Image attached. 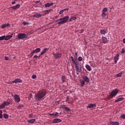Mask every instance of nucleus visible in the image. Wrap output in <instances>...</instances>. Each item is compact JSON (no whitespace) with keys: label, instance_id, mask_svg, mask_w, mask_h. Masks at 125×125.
<instances>
[{"label":"nucleus","instance_id":"f257e3e1","mask_svg":"<svg viewBox=\"0 0 125 125\" xmlns=\"http://www.w3.org/2000/svg\"><path fill=\"white\" fill-rule=\"evenodd\" d=\"M46 93L47 92L45 90H41L39 91L35 95V100H36V101H41V100L44 99V97H45Z\"/></svg>","mask_w":125,"mask_h":125},{"label":"nucleus","instance_id":"f03ea898","mask_svg":"<svg viewBox=\"0 0 125 125\" xmlns=\"http://www.w3.org/2000/svg\"><path fill=\"white\" fill-rule=\"evenodd\" d=\"M68 20H69V16H66L65 17L61 18L60 19L56 20V22H58L57 24L58 25H62V24H65V23H67L68 22ZM59 21H60L58 22Z\"/></svg>","mask_w":125,"mask_h":125},{"label":"nucleus","instance_id":"7ed1b4c3","mask_svg":"<svg viewBox=\"0 0 125 125\" xmlns=\"http://www.w3.org/2000/svg\"><path fill=\"white\" fill-rule=\"evenodd\" d=\"M119 90L118 89H115L113 90L111 92H109V95L108 96V99H113L114 97H116L117 94L119 93Z\"/></svg>","mask_w":125,"mask_h":125},{"label":"nucleus","instance_id":"20e7f679","mask_svg":"<svg viewBox=\"0 0 125 125\" xmlns=\"http://www.w3.org/2000/svg\"><path fill=\"white\" fill-rule=\"evenodd\" d=\"M75 67L77 70V72L78 73H82L83 70H82V65L80 64L78 62L75 63Z\"/></svg>","mask_w":125,"mask_h":125},{"label":"nucleus","instance_id":"39448f33","mask_svg":"<svg viewBox=\"0 0 125 125\" xmlns=\"http://www.w3.org/2000/svg\"><path fill=\"white\" fill-rule=\"evenodd\" d=\"M19 40H25L28 38V36L25 33H20L18 35Z\"/></svg>","mask_w":125,"mask_h":125},{"label":"nucleus","instance_id":"423d86ee","mask_svg":"<svg viewBox=\"0 0 125 125\" xmlns=\"http://www.w3.org/2000/svg\"><path fill=\"white\" fill-rule=\"evenodd\" d=\"M14 98L15 101L17 102V103H19V102H20V97H19V96L18 95H15Z\"/></svg>","mask_w":125,"mask_h":125},{"label":"nucleus","instance_id":"0eeeda50","mask_svg":"<svg viewBox=\"0 0 125 125\" xmlns=\"http://www.w3.org/2000/svg\"><path fill=\"white\" fill-rule=\"evenodd\" d=\"M54 58H56V59H57V58H60L61 57V55H62V54L57 53L56 54L54 53L53 54Z\"/></svg>","mask_w":125,"mask_h":125},{"label":"nucleus","instance_id":"6e6552de","mask_svg":"<svg viewBox=\"0 0 125 125\" xmlns=\"http://www.w3.org/2000/svg\"><path fill=\"white\" fill-rule=\"evenodd\" d=\"M62 120L60 119H55L53 120L52 123L53 124H58V123H61Z\"/></svg>","mask_w":125,"mask_h":125},{"label":"nucleus","instance_id":"1a4fd4ad","mask_svg":"<svg viewBox=\"0 0 125 125\" xmlns=\"http://www.w3.org/2000/svg\"><path fill=\"white\" fill-rule=\"evenodd\" d=\"M13 83H22V80L19 78L15 79L14 81H12Z\"/></svg>","mask_w":125,"mask_h":125},{"label":"nucleus","instance_id":"9d476101","mask_svg":"<svg viewBox=\"0 0 125 125\" xmlns=\"http://www.w3.org/2000/svg\"><path fill=\"white\" fill-rule=\"evenodd\" d=\"M61 107L62 109H64V110H65V111H71V109H70L69 107L66 106V104H63V105H62Z\"/></svg>","mask_w":125,"mask_h":125},{"label":"nucleus","instance_id":"9b49d317","mask_svg":"<svg viewBox=\"0 0 125 125\" xmlns=\"http://www.w3.org/2000/svg\"><path fill=\"white\" fill-rule=\"evenodd\" d=\"M96 106V104H88V106H87V108H94V107Z\"/></svg>","mask_w":125,"mask_h":125},{"label":"nucleus","instance_id":"f8f14e48","mask_svg":"<svg viewBox=\"0 0 125 125\" xmlns=\"http://www.w3.org/2000/svg\"><path fill=\"white\" fill-rule=\"evenodd\" d=\"M102 40L103 41V43H107V42H108V39H107V38L103 37L102 38Z\"/></svg>","mask_w":125,"mask_h":125},{"label":"nucleus","instance_id":"ddd939ff","mask_svg":"<svg viewBox=\"0 0 125 125\" xmlns=\"http://www.w3.org/2000/svg\"><path fill=\"white\" fill-rule=\"evenodd\" d=\"M83 79L84 80V82H85V83H89V78H88V77L87 76H83Z\"/></svg>","mask_w":125,"mask_h":125},{"label":"nucleus","instance_id":"4468645a","mask_svg":"<svg viewBox=\"0 0 125 125\" xmlns=\"http://www.w3.org/2000/svg\"><path fill=\"white\" fill-rule=\"evenodd\" d=\"M42 14L38 13L35 14L33 15V17H36V18H40V17H42Z\"/></svg>","mask_w":125,"mask_h":125},{"label":"nucleus","instance_id":"2eb2a0df","mask_svg":"<svg viewBox=\"0 0 125 125\" xmlns=\"http://www.w3.org/2000/svg\"><path fill=\"white\" fill-rule=\"evenodd\" d=\"M9 26H10V24H9V23L3 24L1 25V28L2 29H4V28H5V27H9Z\"/></svg>","mask_w":125,"mask_h":125},{"label":"nucleus","instance_id":"dca6fc26","mask_svg":"<svg viewBox=\"0 0 125 125\" xmlns=\"http://www.w3.org/2000/svg\"><path fill=\"white\" fill-rule=\"evenodd\" d=\"M12 38V34L11 35L5 36V41H8Z\"/></svg>","mask_w":125,"mask_h":125},{"label":"nucleus","instance_id":"f3484780","mask_svg":"<svg viewBox=\"0 0 125 125\" xmlns=\"http://www.w3.org/2000/svg\"><path fill=\"white\" fill-rule=\"evenodd\" d=\"M124 99H125V98H124L123 97L119 98L117 99V100H116L114 101V102L115 103H118V102H120V101H123V100H124Z\"/></svg>","mask_w":125,"mask_h":125},{"label":"nucleus","instance_id":"a211bd4d","mask_svg":"<svg viewBox=\"0 0 125 125\" xmlns=\"http://www.w3.org/2000/svg\"><path fill=\"white\" fill-rule=\"evenodd\" d=\"M119 56H120V54H117L116 56L114 57V60L116 63H117L118 60H119Z\"/></svg>","mask_w":125,"mask_h":125},{"label":"nucleus","instance_id":"6ab92c4d","mask_svg":"<svg viewBox=\"0 0 125 125\" xmlns=\"http://www.w3.org/2000/svg\"><path fill=\"white\" fill-rule=\"evenodd\" d=\"M52 5H53V3H46L45 4V7H50V6H51Z\"/></svg>","mask_w":125,"mask_h":125},{"label":"nucleus","instance_id":"aec40b11","mask_svg":"<svg viewBox=\"0 0 125 125\" xmlns=\"http://www.w3.org/2000/svg\"><path fill=\"white\" fill-rule=\"evenodd\" d=\"M110 124L111 125H120V123H119V122L116 121L111 122Z\"/></svg>","mask_w":125,"mask_h":125},{"label":"nucleus","instance_id":"412c9836","mask_svg":"<svg viewBox=\"0 0 125 125\" xmlns=\"http://www.w3.org/2000/svg\"><path fill=\"white\" fill-rule=\"evenodd\" d=\"M19 7H20V4H17L16 6H14L13 7H12V9H17V8H19Z\"/></svg>","mask_w":125,"mask_h":125},{"label":"nucleus","instance_id":"4be33fe9","mask_svg":"<svg viewBox=\"0 0 125 125\" xmlns=\"http://www.w3.org/2000/svg\"><path fill=\"white\" fill-rule=\"evenodd\" d=\"M41 51V48H37L35 50H33V53H39Z\"/></svg>","mask_w":125,"mask_h":125},{"label":"nucleus","instance_id":"5701e85b","mask_svg":"<svg viewBox=\"0 0 125 125\" xmlns=\"http://www.w3.org/2000/svg\"><path fill=\"white\" fill-rule=\"evenodd\" d=\"M27 122L29 124H34V123L36 122V120L35 119H33L31 120H28Z\"/></svg>","mask_w":125,"mask_h":125},{"label":"nucleus","instance_id":"b1692460","mask_svg":"<svg viewBox=\"0 0 125 125\" xmlns=\"http://www.w3.org/2000/svg\"><path fill=\"white\" fill-rule=\"evenodd\" d=\"M48 49L46 48L44 49L41 52V55H43V54H44V53L47 51Z\"/></svg>","mask_w":125,"mask_h":125},{"label":"nucleus","instance_id":"393cba45","mask_svg":"<svg viewBox=\"0 0 125 125\" xmlns=\"http://www.w3.org/2000/svg\"><path fill=\"white\" fill-rule=\"evenodd\" d=\"M85 68L87 69L88 71H91L92 70L91 67L89 66V65H86Z\"/></svg>","mask_w":125,"mask_h":125},{"label":"nucleus","instance_id":"a878e982","mask_svg":"<svg viewBox=\"0 0 125 125\" xmlns=\"http://www.w3.org/2000/svg\"><path fill=\"white\" fill-rule=\"evenodd\" d=\"M73 20H77V18L76 17H72L70 19H69V22H72V21H73Z\"/></svg>","mask_w":125,"mask_h":125},{"label":"nucleus","instance_id":"bb28decb","mask_svg":"<svg viewBox=\"0 0 125 125\" xmlns=\"http://www.w3.org/2000/svg\"><path fill=\"white\" fill-rule=\"evenodd\" d=\"M70 59H71V61H72L74 64H76V63H78V62H76V61L74 60V57H73V56L70 57Z\"/></svg>","mask_w":125,"mask_h":125},{"label":"nucleus","instance_id":"cd10ccee","mask_svg":"<svg viewBox=\"0 0 125 125\" xmlns=\"http://www.w3.org/2000/svg\"><path fill=\"white\" fill-rule=\"evenodd\" d=\"M5 107V106H8L9 104H10V103L9 102L6 101V102H4L3 103Z\"/></svg>","mask_w":125,"mask_h":125},{"label":"nucleus","instance_id":"c85d7f7f","mask_svg":"<svg viewBox=\"0 0 125 125\" xmlns=\"http://www.w3.org/2000/svg\"><path fill=\"white\" fill-rule=\"evenodd\" d=\"M59 117V115H58V112H55L54 113V116H53V118H58Z\"/></svg>","mask_w":125,"mask_h":125},{"label":"nucleus","instance_id":"c756f323","mask_svg":"<svg viewBox=\"0 0 125 125\" xmlns=\"http://www.w3.org/2000/svg\"><path fill=\"white\" fill-rule=\"evenodd\" d=\"M123 72L117 74L116 75V77H117V78H122V75H123Z\"/></svg>","mask_w":125,"mask_h":125},{"label":"nucleus","instance_id":"7c9ffc66","mask_svg":"<svg viewBox=\"0 0 125 125\" xmlns=\"http://www.w3.org/2000/svg\"><path fill=\"white\" fill-rule=\"evenodd\" d=\"M62 83H65L66 82V77L64 76L62 77Z\"/></svg>","mask_w":125,"mask_h":125},{"label":"nucleus","instance_id":"2f4dec72","mask_svg":"<svg viewBox=\"0 0 125 125\" xmlns=\"http://www.w3.org/2000/svg\"><path fill=\"white\" fill-rule=\"evenodd\" d=\"M107 11H108V9L107 8L105 7L103 9L102 12L105 13V12H107Z\"/></svg>","mask_w":125,"mask_h":125},{"label":"nucleus","instance_id":"473e14b6","mask_svg":"<svg viewBox=\"0 0 125 125\" xmlns=\"http://www.w3.org/2000/svg\"><path fill=\"white\" fill-rule=\"evenodd\" d=\"M50 11H51V10H47L45 12V15H46L47 14H49L50 13Z\"/></svg>","mask_w":125,"mask_h":125},{"label":"nucleus","instance_id":"72a5a7b5","mask_svg":"<svg viewBox=\"0 0 125 125\" xmlns=\"http://www.w3.org/2000/svg\"><path fill=\"white\" fill-rule=\"evenodd\" d=\"M101 34H102V35H105V34H106V31H105V30H101L100 31Z\"/></svg>","mask_w":125,"mask_h":125},{"label":"nucleus","instance_id":"f704fd0d","mask_svg":"<svg viewBox=\"0 0 125 125\" xmlns=\"http://www.w3.org/2000/svg\"><path fill=\"white\" fill-rule=\"evenodd\" d=\"M3 40L5 41V36L0 37V41H3Z\"/></svg>","mask_w":125,"mask_h":125},{"label":"nucleus","instance_id":"c9c22d12","mask_svg":"<svg viewBox=\"0 0 125 125\" xmlns=\"http://www.w3.org/2000/svg\"><path fill=\"white\" fill-rule=\"evenodd\" d=\"M35 54V53H34V51H33L29 55L30 58H31V57H33V56Z\"/></svg>","mask_w":125,"mask_h":125},{"label":"nucleus","instance_id":"e433bc0d","mask_svg":"<svg viewBox=\"0 0 125 125\" xmlns=\"http://www.w3.org/2000/svg\"><path fill=\"white\" fill-rule=\"evenodd\" d=\"M3 117L5 119H8V115L6 113L3 114Z\"/></svg>","mask_w":125,"mask_h":125},{"label":"nucleus","instance_id":"4c0bfd02","mask_svg":"<svg viewBox=\"0 0 125 125\" xmlns=\"http://www.w3.org/2000/svg\"><path fill=\"white\" fill-rule=\"evenodd\" d=\"M4 107H5V106L4 105L3 103L0 105V109H3Z\"/></svg>","mask_w":125,"mask_h":125},{"label":"nucleus","instance_id":"58836bf2","mask_svg":"<svg viewBox=\"0 0 125 125\" xmlns=\"http://www.w3.org/2000/svg\"><path fill=\"white\" fill-rule=\"evenodd\" d=\"M107 16V14H105V13H102V16L104 18H105V17H106V16Z\"/></svg>","mask_w":125,"mask_h":125},{"label":"nucleus","instance_id":"ea45409f","mask_svg":"<svg viewBox=\"0 0 125 125\" xmlns=\"http://www.w3.org/2000/svg\"><path fill=\"white\" fill-rule=\"evenodd\" d=\"M84 81H82L81 82V86H83V85H84Z\"/></svg>","mask_w":125,"mask_h":125},{"label":"nucleus","instance_id":"a19ab883","mask_svg":"<svg viewBox=\"0 0 125 125\" xmlns=\"http://www.w3.org/2000/svg\"><path fill=\"white\" fill-rule=\"evenodd\" d=\"M2 110H0V119H2Z\"/></svg>","mask_w":125,"mask_h":125},{"label":"nucleus","instance_id":"79ce46f5","mask_svg":"<svg viewBox=\"0 0 125 125\" xmlns=\"http://www.w3.org/2000/svg\"><path fill=\"white\" fill-rule=\"evenodd\" d=\"M23 107H24L23 105H20L18 106L17 108L18 109H21V108H23Z\"/></svg>","mask_w":125,"mask_h":125},{"label":"nucleus","instance_id":"37998d69","mask_svg":"<svg viewBox=\"0 0 125 125\" xmlns=\"http://www.w3.org/2000/svg\"><path fill=\"white\" fill-rule=\"evenodd\" d=\"M23 24L24 25H30V23L29 22H23Z\"/></svg>","mask_w":125,"mask_h":125},{"label":"nucleus","instance_id":"c03bdc74","mask_svg":"<svg viewBox=\"0 0 125 125\" xmlns=\"http://www.w3.org/2000/svg\"><path fill=\"white\" fill-rule=\"evenodd\" d=\"M120 117L122 118V119H125V114H122Z\"/></svg>","mask_w":125,"mask_h":125},{"label":"nucleus","instance_id":"a18cd8bd","mask_svg":"<svg viewBox=\"0 0 125 125\" xmlns=\"http://www.w3.org/2000/svg\"><path fill=\"white\" fill-rule=\"evenodd\" d=\"M121 53H122L123 54L124 53H125V48H122V49Z\"/></svg>","mask_w":125,"mask_h":125},{"label":"nucleus","instance_id":"49530a36","mask_svg":"<svg viewBox=\"0 0 125 125\" xmlns=\"http://www.w3.org/2000/svg\"><path fill=\"white\" fill-rule=\"evenodd\" d=\"M78 61H83V58L82 57H78Z\"/></svg>","mask_w":125,"mask_h":125},{"label":"nucleus","instance_id":"de8ad7c7","mask_svg":"<svg viewBox=\"0 0 125 125\" xmlns=\"http://www.w3.org/2000/svg\"><path fill=\"white\" fill-rule=\"evenodd\" d=\"M32 78L33 79H36V78H37V76L36 75H32Z\"/></svg>","mask_w":125,"mask_h":125},{"label":"nucleus","instance_id":"09e8293b","mask_svg":"<svg viewBox=\"0 0 125 125\" xmlns=\"http://www.w3.org/2000/svg\"><path fill=\"white\" fill-rule=\"evenodd\" d=\"M28 118H33V114H30L28 115Z\"/></svg>","mask_w":125,"mask_h":125},{"label":"nucleus","instance_id":"8fccbe9b","mask_svg":"<svg viewBox=\"0 0 125 125\" xmlns=\"http://www.w3.org/2000/svg\"><path fill=\"white\" fill-rule=\"evenodd\" d=\"M62 10L63 11V12H64V11H66V10L67 11H69V8H65V9H63Z\"/></svg>","mask_w":125,"mask_h":125},{"label":"nucleus","instance_id":"3c124183","mask_svg":"<svg viewBox=\"0 0 125 125\" xmlns=\"http://www.w3.org/2000/svg\"><path fill=\"white\" fill-rule=\"evenodd\" d=\"M63 12L64 11H63V10H62L60 11L59 14H62V13H63Z\"/></svg>","mask_w":125,"mask_h":125},{"label":"nucleus","instance_id":"603ef678","mask_svg":"<svg viewBox=\"0 0 125 125\" xmlns=\"http://www.w3.org/2000/svg\"><path fill=\"white\" fill-rule=\"evenodd\" d=\"M5 60H9V58L8 57H5Z\"/></svg>","mask_w":125,"mask_h":125},{"label":"nucleus","instance_id":"864d4df0","mask_svg":"<svg viewBox=\"0 0 125 125\" xmlns=\"http://www.w3.org/2000/svg\"><path fill=\"white\" fill-rule=\"evenodd\" d=\"M69 96H67L66 99V102H68V100H69Z\"/></svg>","mask_w":125,"mask_h":125},{"label":"nucleus","instance_id":"5fc2aeb1","mask_svg":"<svg viewBox=\"0 0 125 125\" xmlns=\"http://www.w3.org/2000/svg\"><path fill=\"white\" fill-rule=\"evenodd\" d=\"M75 57H76V58H77V57H78V52H76L75 53Z\"/></svg>","mask_w":125,"mask_h":125},{"label":"nucleus","instance_id":"6e6d98bb","mask_svg":"<svg viewBox=\"0 0 125 125\" xmlns=\"http://www.w3.org/2000/svg\"><path fill=\"white\" fill-rule=\"evenodd\" d=\"M49 116H53V117L54 115V113H49Z\"/></svg>","mask_w":125,"mask_h":125},{"label":"nucleus","instance_id":"4d7b16f0","mask_svg":"<svg viewBox=\"0 0 125 125\" xmlns=\"http://www.w3.org/2000/svg\"><path fill=\"white\" fill-rule=\"evenodd\" d=\"M39 2H41V1L40 0H37L35 1V3H39Z\"/></svg>","mask_w":125,"mask_h":125},{"label":"nucleus","instance_id":"13d9d810","mask_svg":"<svg viewBox=\"0 0 125 125\" xmlns=\"http://www.w3.org/2000/svg\"><path fill=\"white\" fill-rule=\"evenodd\" d=\"M83 29H82V30H80V34H82V33H83Z\"/></svg>","mask_w":125,"mask_h":125},{"label":"nucleus","instance_id":"bf43d9fd","mask_svg":"<svg viewBox=\"0 0 125 125\" xmlns=\"http://www.w3.org/2000/svg\"><path fill=\"white\" fill-rule=\"evenodd\" d=\"M38 56H37V55H35L34 57H33V58H38Z\"/></svg>","mask_w":125,"mask_h":125},{"label":"nucleus","instance_id":"052dcab7","mask_svg":"<svg viewBox=\"0 0 125 125\" xmlns=\"http://www.w3.org/2000/svg\"><path fill=\"white\" fill-rule=\"evenodd\" d=\"M15 3H16V1H14L12 2V4H15Z\"/></svg>","mask_w":125,"mask_h":125},{"label":"nucleus","instance_id":"680f3d73","mask_svg":"<svg viewBox=\"0 0 125 125\" xmlns=\"http://www.w3.org/2000/svg\"><path fill=\"white\" fill-rule=\"evenodd\" d=\"M123 43H125V38L123 40Z\"/></svg>","mask_w":125,"mask_h":125},{"label":"nucleus","instance_id":"e2e57ef3","mask_svg":"<svg viewBox=\"0 0 125 125\" xmlns=\"http://www.w3.org/2000/svg\"><path fill=\"white\" fill-rule=\"evenodd\" d=\"M55 19H57V18H58V16H56L55 17Z\"/></svg>","mask_w":125,"mask_h":125},{"label":"nucleus","instance_id":"0e129e2a","mask_svg":"<svg viewBox=\"0 0 125 125\" xmlns=\"http://www.w3.org/2000/svg\"><path fill=\"white\" fill-rule=\"evenodd\" d=\"M31 96H32V94H31L30 95V97H31Z\"/></svg>","mask_w":125,"mask_h":125},{"label":"nucleus","instance_id":"69168bd1","mask_svg":"<svg viewBox=\"0 0 125 125\" xmlns=\"http://www.w3.org/2000/svg\"><path fill=\"white\" fill-rule=\"evenodd\" d=\"M77 75H79V73H77Z\"/></svg>","mask_w":125,"mask_h":125},{"label":"nucleus","instance_id":"338daca9","mask_svg":"<svg viewBox=\"0 0 125 125\" xmlns=\"http://www.w3.org/2000/svg\"><path fill=\"white\" fill-rule=\"evenodd\" d=\"M68 104H69L70 102H68Z\"/></svg>","mask_w":125,"mask_h":125}]
</instances>
